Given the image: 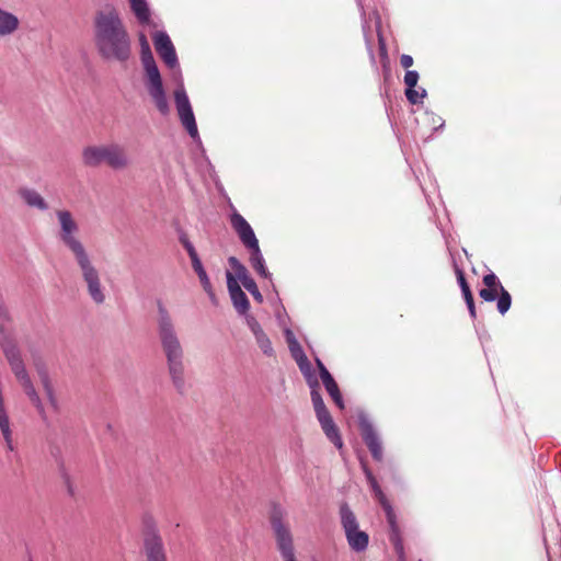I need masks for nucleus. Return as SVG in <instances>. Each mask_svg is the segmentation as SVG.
I'll return each instance as SVG.
<instances>
[{"instance_id":"obj_3","label":"nucleus","mask_w":561,"mask_h":561,"mask_svg":"<svg viewBox=\"0 0 561 561\" xmlns=\"http://www.w3.org/2000/svg\"><path fill=\"white\" fill-rule=\"evenodd\" d=\"M56 216L60 226L59 239L73 253L87 283L90 297L95 304H103L105 295L102 290L99 273L92 265L83 244L77 238L78 224L69 210H57Z\"/></svg>"},{"instance_id":"obj_46","label":"nucleus","mask_w":561,"mask_h":561,"mask_svg":"<svg viewBox=\"0 0 561 561\" xmlns=\"http://www.w3.org/2000/svg\"><path fill=\"white\" fill-rule=\"evenodd\" d=\"M360 466H362V469L364 471V474H368L369 472H371V470L368 468L366 461L360 460Z\"/></svg>"},{"instance_id":"obj_22","label":"nucleus","mask_w":561,"mask_h":561,"mask_svg":"<svg viewBox=\"0 0 561 561\" xmlns=\"http://www.w3.org/2000/svg\"><path fill=\"white\" fill-rule=\"evenodd\" d=\"M19 27V19L8 11L0 8V36H7L14 33Z\"/></svg>"},{"instance_id":"obj_14","label":"nucleus","mask_w":561,"mask_h":561,"mask_svg":"<svg viewBox=\"0 0 561 561\" xmlns=\"http://www.w3.org/2000/svg\"><path fill=\"white\" fill-rule=\"evenodd\" d=\"M228 263L230 267L234 271L237 279H239L244 288L253 296V298L259 302H263V296L260 293L255 280L250 276L247 267L236 257L229 256Z\"/></svg>"},{"instance_id":"obj_47","label":"nucleus","mask_w":561,"mask_h":561,"mask_svg":"<svg viewBox=\"0 0 561 561\" xmlns=\"http://www.w3.org/2000/svg\"><path fill=\"white\" fill-rule=\"evenodd\" d=\"M360 466H362V469L364 471V474H368L369 472H371V470L368 468L366 461L360 460Z\"/></svg>"},{"instance_id":"obj_38","label":"nucleus","mask_w":561,"mask_h":561,"mask_svg":"<svg viewBox=\"0 0 561 561\" xmlns=\"http://www.w3.org/2000/svg\"><path fill=\"white\" fill-rule=\"evenodd\" d=\"M305 379L310 388V391H320L319 381L314 375L308 376Z\"/></svg>"},{"instance_id":"obj_11","label":"nucleus","mask_w":561,"mask_h":561,"mask_svg":"<svg viewBox=\"0 0 561 561\" xmlns=\"http://www.w3.org/2000/svg\"><path fill=\"white\" fill-rule=\"evenodd\" d=\"M358 424L360 430V435L363 440L365 442L367 448L369 449L371 457L376 461L382 460V443L380 440L379 435L377 434L373 423L369 419L360 414L358 416Z\"/></svg>"},{"instance_id":"obj_43","label":"nucleus","mask_w":561,"mask_h":561,"mask_svg":"<svg viewBox=\"0 0 561 561\" xmlns=\"http://www.w3.org/2000/svg\"><path fill=\"white\" fill-rule=\"evenodd\" d=\"M379 49H380V55L382 57L387 58V47H386L385 41L381 35H379Z\"/></svg>"},{"instance_id":"obj_9","label":"nucleus","mask_w":561,"mask_h":561,"mask_svg":"<svg viewBox=\"0 0 561 561\" xmlns=\"http://www.w3.org/2000/svg\"><path fill=\"white\" fill-rule=\"evenodd\" d=\"M174 102L183 127L194 140H199L196 119L183 83L174 90Z\"/></svg>"},{"instance_id":"obj_24","label":"nucleus","mask_w":561,"mask_h":561,"mask_svg":"<svg viewBox=\"0 0 561 561\" xmlns=\"http://www.w3.org/2000/svg\"><path fill=\"white\" fill-rule=\"evenodd\" d=\"M191 262H192V267L195 271V273L197 274L198 279H199L204 290L208 294L209 297H214V290H213L210 279L202 264L201 259L196 257V259L192 260Z\"/></svg>"},{"instance_id":"obj_34","label":"nucleus","mask_w":561,"mask_h":561,"mask_svg":"<svg viewBox=\"0 0 561 561\" xmlns=\"http://www.w3.org/2000/svg\"><path fill=\"white\" fill-rule=\"evenodd\" d=\"M483 284L485 287L491 288H500L503 287L501 282L499 280L497 276L494 273H489L483 276Z\"/></svg>"},{"instance_id":"obj_1","label":"nucleus","mask_w":561,"mask_h":561,"mask_svg":"<svg viewBox=\"0 0 561 561\" xmlns=\"http://www.w3.org/2000/svg\"><path fill=\"white\" fill-rule=\"evenodd\" d=\"M94 44L107 61L126 62L131 56V39L116 9L98 11L93 21Z\"/></svg>"},{"instance_id":"obj_41","label":"nucleus","mask_w":561,"mask_h":561,"mask_svg":"<svg viewBox=\"0 0 561 561\" xmlns=\"http://www.w3.org/2000/svg\"><path fill=\"white\" fill-rule=\"evenodd\" d=\"M285 336H286V341L288 343V347L291 346V342L299 343L290 330L285 331Z\"/></svg>"},{"instance_id":"obj_8","label":"nucleus","mask_w":561,"mask_h":561,"mask_svg":"<svg viewBox=\"0 0 561 561\" xmlns=\"http://www.w3.org/2000/svg\"><path fill=\"white\" fill-rule=\"evenodd\" d=\"M341 524L350 548L355 552H363L367 549L369 536L359 529L357 518L347 503L340 506Z\"/></svg>"},{"instance_id":"obj_50","label":"nucleus","mask_w":561,"mask_h":561,"mask_svg":"<svg viewBox=\"0 0 561 561\" xmlns=\"http://www.w3.org/2000/svg\"><path fill=\"white\" fill-rule=\"evenodd\" d=\"M357 2H358V5H359V8H360V10H362V14H363V15H365V11H364V8H363V4H362V1H360V0H357Z\"/></svg>"},{"instance_id":"obj_33","label":"nucleus","mask_w":561,"mask_h":561,"mask_svg":"<svg viewBox=\"0 0 561 561\" xmlns=\"http://www.w3.org/2000/svg\"><path fill=\"white\" fill-rule=\"evenodd\" d=\"M419 72L416 70H407L404 75V84L407 88H415L419 81Z\"/></svg>"},{"instance_id":"obj_20","label":"nucleus","mask_w":561,"mask_h":561,"mask_svg":"<svg viewBox=\"0 0 561 561\" xmlns=\"http://www.w3.org/2000/svg\"><path fill=\"white\" fill-rule=\"evenodd\" d=\"M455 273H456V276H457V282H458V285L461 289V294L463 296V299L466 301V305H467V308H468V311L470 313V317L472 319H474L477 317V312H476V306H474V301H473V296H472V293H471V289L466 280V277H465V272L458 266V265H455Z\"/></svg>"},{"instance_id":"obj_21","label":"nucleus","mask_w":561,"mask_h":561,"mask_svg":"<svg viewBox=\"0 0 561 561\" xmlns=\"http://www.w3.org/2000/svg\"><path fill=\"white\" fill-rule=\"evenodd\" d=\"M19 193H20V196L22 197V199L25 202V204L28 207L37 208L42 211H45L48 209V204L43 198V196L35 190L21 188Z\"/></svg>"},{"instance_id":"obj_32","label":"nucleus","mask_w":561,"mask_h":561,"mask_svg":"<svg viewBox=\"0 0 561 561\" xmlns=\"http://www.w3.org/2000/svg\"><path fill=\"white\" fill-rule=\"evenodd\" d=\"M288 348L295 362H300L307 357L299 343L291 342V346H289Z\"/></svg>"},{"instance_id":"obj_36","label":"nucleus","mask_w":561,"mask_h":561,"mask_svg":"<svg viewBox=\"0 0 561 561\" xmlns=\"http://www.w3.org/2000/svg\"><path fill=\"white\" fill-rule=\"evenodd\" d=\"M296 363L305 378H307L308 376L314 375L312 371L311 364L308 360V357H306L305 359H302L300 362H296Z\"/></svg>"},{"instance_id":"obj_23","label":"nucleus","mask_w":561,"mask_h":561,"mask_svg":"<svg viewBox=\"0 0 561 561\" xmlns=\"http://www.w3.org/2000/svg\"><path fill=\"white\" fill-rule=\"evenodd\" d=\"M321 380H322V383H323L327 392L329 393V396L332 398V400L335 402V404L339 407V409L343 410L344 409L343 397H342L339 386H337L336 381L334 380V378L332 377V375L325 376Z\"/></svg>"},{"instance_id":"obj_40","label":"nucleus","mask_w":561,"mask_h":561,"mask_svg":"<svg viewBox=\"0 0 561 561\" xmlns=\"http://www.w3.org/2000/svg\"><path fill=\"white\" fill-rule=\"evenodd\" d=\"M400 64L403 68L409 69L413 65L412 56L403 54L400 57Z\"/></svg>"},{"instance_id":"obj_17","label":"nucleus","mask_w":561,"mask_h":561,"mask_svg":"<svg viewBox=\"0 0 561 561\" xmlns=\"http://www.w3.org/2000/svg\"><path fill=\"white\" fill-rule=\"evenodd\" d=\"M82 162L89 168H96L102 163L107 164V144L101 146H88L83 148Z\"/></svg>"},{"instance_id":"obj_31","label":"nucleus","mask_w":561,"mask_h":561,"mask_svg":"<svg viewBox=\"0 0 561 561\" xmlns=\"http://www.w3.org/2000/svg\"><path fill=\"white\" fill-rule=\"evenodd\" d=\"M500 294V288H482L479 291V296L486 302H492L496 300L497 296Z\"/></svg>"},{"instance_id":"obj_6","label":"nucleus","mask_w":561,"mask_h":561,"mask_svg":"<svg viewBox=\"0 0 561 561\" xmlns=\"http://www.w3.org/2000/svg\"><path fill=\"white\" fill-rule=\"evenodd\" d=\"M230 224L238 234L241 243L250 251V264L263 278H270L271 273L265 266V260L260 249L259 240L250 224L238 211L230 216Z\"/></svg>"},{"instance_id":"obj_10","label":"nucleus","mask_w":561,"mask_h":561,"mask_svg":"<svg viewBox=\"0 0 561 561\" xmlns=\"http://www.w3.org/2000/svg\"><path fill=\"white\" fill-rule=\"evenodd\" d=\"M375 496L377 497V500L379 501V503L381 504L382 508L386 512L387 522H388L389 528H390L389 540L393 545L398 560L399 561H408L405 551H404L403 540H402L401 533H400V528L397 523V517H396V514L393 512L391 504L387 500L382 490H380V493L378 492Z\"/></svg>"},{"instance_id":"obj_39","label":"nucleus","mask_w":561,"mask_h":561,"mask_svg":"<svg viewBox=\"0 0 561 561\" xmlns=\"http://www.w3.org/2000/svg\"><path fill=\"white\" fill-rule=\"evenodd\" d=\"M316 365L318 367V370H319V375H320V378H324L325 376H330V371L327 369V367L324 366V364L321 362L320 358H316Z\"/></svg>"},{"instance_id":"obj_44","label":"nucleus","mask_w":561,"mask_h":561,"mask_svg":"<svg viewBox=\"0 0 561 561\" xmlns=\"http://www.w3.org/2000/svg\"><path fill=\"white\" fill-rule=\"evenodd\" d=\"M64 479H65V483H66V485H67L68 493H69L70 495H73V494H75L73 486H72V484H71V482H70L69 477H68L66 473H64Z\"/></svg>"},{"instance_id":"obj_37","label":"nucleus","mask_w":561,"mask_h":561,"mask_svg":"<svg viewBox=\"0 0 561 561\" xmlns=\"http://www.w3.org/2000/svg\"><path fill=\"white\" fill-rule=\"evenodd\" d=\"M296 363L305 378H307L308 376L314 375L312 371L311 364L308 360V357H306L305 359H302L300 362H296Z\"/></svg>"},{"instance_id":"obj_19","label":"nucleus","mask_w":561,"mask_h":561,"mask_svg":"<svg viewBox=\"0 0 561 561\" xmlns=\"http://www.w3.org/2000/svg\"><path fill=\"white\" fill-rule=\"evenodd\" d=\"M328 439L339 449L343 447V440L330 413L317 417Z\"/></svg>"},{"instance_id":"obj_5","label":"nucleus","mask_w":561,"mask_h":561,"mask_svg":"<svg viewBox=\"0 0 561 561\" xmlns=\"http://www.w3.org/2000/svg\"><path fill=\"white\" fill-rule=\"evenodd\" d=\"M139 41L141 64L147 76L146 88L160 114L168 115L170 105L150 45L145 35H140Z\"/></svg>"},{"instance_id":"obj_12","label":"nucleus","mask_w":561,"mask_h":561,"mask_svg":"<svg viewBox=\"0 0 561 561\" xmlns=\"http://www.w3.org/2000/svg\"><path fill=\"white\" fill-rule=\"evenodd\" d=\"M152 39L154 48L163 62L172 70L179 69L176 51L170 36L163 31H158L153 34Z\"/></svg>"},{"instance_id":"obj_27","label":"nucleus","mask_w":561,"mask_h":561,"mask_svg":"<svg viewBox=\"0 0 561 561\" xmlns=\"http://www.w3.org/2000/svg\"><path fill=\"white\" fill-rule=\"evenodd\" d=\"M310 396L317 417L330 413L324 404L320 391H310Z\"/></svg>"},{"instance_id":"obj_48","label":"nucleus","mask_w":561,"mask_h":561,"mask_svg":"<svg viewBox=\"0 0 561 561\" xmlns=\"http://www.w3.org/2000/svg\"><path fill=\"white\" fill-rule=\"evenodd\" d=\"M366 43H367V46H368V51H369L370 58H371L373 61H375V55H374V51L371 49L370 42L367 38H366Z\"/></svg>"},{"instance_id":"obj_30","label":"nucleus","mask_w":561,"mask_h":561,"mask_svg":"<svg viewBox=\"0 0 561 561\" xmlns=\"http://www.w3.org/2000/svg\"><path fill=\"white\" fill-rule=\"evenodd\" d=\"M179 240H180L181 244L184 247V249L186 250L191 261L196 257H199L193 243L190 241V239L185 232H183V231L180 232Z\"/></svg>"},{"instance_id":"obj_35","label":"nucleus","mask_w":561,"mask_h":561,"mask_svg":"<svg viewBox=\"0 0 561 561\" xmlns=\"http://www.w3.org/2000/svg\"><path fill=\"white\" fill-rule=\"evenodd\" d=\"M245 316H247V324L250 328V330L254 336L264 332L261 324L257 322V320L253 316H249L248 313Z\"/></svg>"},{"instance_id":"obj_16","label":"nucleus","mask_w":561,"mask_h":561,"mask_svg":"<svg viewBox=\"0 0 561 561\" xmlns=\"http://www.w3.org/2000/svg\"><path fill=\"white\" fill-rule=\"evenodd\" d=\"M130 158L122 145L117 142L107 144V165L111 169L115 171L125 170L130 165Z\"/></svg>"},{"instance_id":"obj_26","label":"nucleus","mask_w":561,"mask_h":561,"mask_svg":"<svg viewBox=\"0 0 561 561\" xmlns=\"http://www.w3.org/2000/svg\"><path fill=\"white\" fill-rule=\"evenodd\" d=\"M496 299H497V305H496L497 311L501 314H505L510 310L511 305H512L511 294L504 287H501L500 294Z\"/></svg>"},{"instance_id":"obj_15","label":"nucleus","mask_w":561,"mask_h":561,"mask_svg":"<svg viewBox=\"0 0 561 561\" xmlns=\"http://www.w3.org/2000/svg\"><path fill=\"white\" fill-rule=\"evenodd\" d=\"M144 547L147 561H167L162 538L156 529H150L146 533Z\"/></svg>"},{"instance_id":"obj_18","label":"nucleus","mask_w":561,"mask_h":561,"mask_svg":"<svg viewBox=\"0 0 561 561\" xmlns=\"http://www.w3.org/2000/svg\"><path fill=\"white\" fill-rule=\"evenodd\" d=\"M34 365L37 369L38 376L41 378L43 388L45 390V393H46V397H47V400H48L50 407L54 409V411H58L59 410L58 400L55 396V391H54L53 385L50 382L49 375H48L44 364L35 360Z\"/></svg>"},{"instance_id":"obj_13","label":"nucleus","mask_w":561,"mask_h":561,"mask_svg":"<svg viewBox=\"0 0 561 561\" xmlns=\"http://www.w3.org/2000/svg\"><path fill=\"white\" fill-rule=\"evenodd\" d=\"M227 287L232 301V305L239 314L245 316L250 310V301L238 284L236 275L231 272H226Z\"/></svg>"},{"instance_id":"obj_29","label":"nucleus","mask_w":561,"mask_h":561,"mask_svg":"<svg viewBox=\"0 0 561 561\" xmlns=\"http://www.w3.org/2000/svg\"><path fill=\"white\" fill-rule=\"evenodd\" d=\"M259 347L262 350L263 354L266 356H272L274 354V350L272 346V342L265 332H262L254 336Z\"/></svg>"},{"instance_id":"obj_2","label":"nucleus","mask_w":561,"mask_h":561,"mask_svg":"<svg viewBox=\"0 0 561 561\" xmlns=\"http://www.w3.org/2000/svg\"><path fill=\"white\" fill-rule=\"evenodd\" d=\"M157 324L159 341L165 357L168 375L176 392L183 396L187 391L184 350L171 316L161 301L158 302Z\"/></svg>"},{"instance_id":"obj_28","label":"nucleus","mask_w":561,"mask_h":561,"mask_svg":"<svg viewBox=\"0 0 561 561\" xmlns=\"http://www.w3.org/2000/svg\"><path fill=\"white\" fill-rule=\"evenodd\" d=\"M426 95L427 92L424 88H420L419 90H416L415 88L405 89L407 100L414 105L423 103V100L426 98Z\"/></svg>"},{"instance_id":"obj_4","label":"nucleus","mask_w":561,"mask_h":561,"mask_svg":"<svg viewBox=\"0 0 561 561\" xmlns=\"http://www.w3.org/2000/svg\"><path fill=\"white\" fill-rule=\"evenodd\" d=\"M0 345L3 354L10 365L12 373L24 389L25 394L28 397L31 402L35 405L41 417L46 421L47 416L44 410V405L37 394L32 380L26 371L24 362L21 356V352L14 342L11 333L7 332L5 329L0 325Z\"/></svg>"},{"instance_id":"obj_42","label":"nucleus","mask_w":561,"mask_h":561,"mask_svg":"<svg viewBox=\"0 0 561 561\" xmlns=\"http://www.w3.org/2000/svg\"><path fill=\"white\" fill-rule=\"evenodd\" d=\"M285 336H286V341L288 343V347L291 346V342L299 343L290 330L285 331Z\"/></svg>"},{"instance_id":"obj_45","label":"nucleus","mask_w":561,"mask_h":561,"mask_svg":"<svg viewBox=\"0 0 561 561\" xmlns=\"http://www.w3.org/2000/svg\"><path fill=\"white\" fill-rule=\"evenodd\" d=\"M369 485L374 492V494L376 495L378 492L380 493V490L381 488L379 486L377 480H374L373 482H369Z\"/></svg>"},{"instance_id":"obj_49","label":"nucleus","mask_w":561,"mask_h":561,"mask_svg":"<svg viewBox=\"0 0 561 561\" xmlns=\"http://www.w3.org/2000/svg\"><path fill=\"white\" fill-rule=\"evenodd\" d=\"M368 483L369 482H373L374 480H376V478L374 477L373 472H369L368 474H365Z\"/></svg>"},{"instance_id":"obj_7","label":"nucleus","mask_w":561,"mask_h":561,"mask_svg":"<svg viewBox=\"0 0 561 561\" xmlns=\"http://www.w3.org/2000/svg\"><path fill=\"white\" fill-rule=\"evenodd\" d=\"M284 515V510L279 505H273L270 522L275 535L276 546L284 561H297L291 533L283 522Z\"/></svg>"},{"instance_id":"obj_25","label":"nucleus","mask_w":561,"mask_h":561,"mask_svg":"<svg viewBox=\"0 0 561 561\" xmlns=\"http://www.w3.org/2000/svg\"><path fill=\"white\" fill-rule=\"evenodd\" d=\"M133 12L140 23H147L150 19V11L146 0H129Z\"/></svg>"}]
</instances>
